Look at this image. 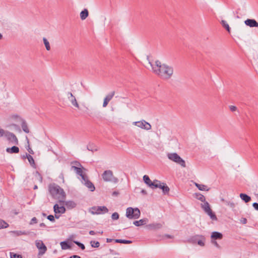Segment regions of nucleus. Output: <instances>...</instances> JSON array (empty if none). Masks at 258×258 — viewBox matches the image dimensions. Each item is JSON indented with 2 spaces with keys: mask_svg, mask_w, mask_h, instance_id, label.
<instances>
[{
  "mask_svg": "<svg viewBox=\"0 0 258 258\" xmlns=\"http://www.w3.org/2000/svg\"><path fill=\"white\" fill-rule=\"evenodd\" d=\"M152 72L161 79L168 80L171 78L174 73L173 68L157 60L154 63L149 62Z\"/></svg>",
  "mask_w": 258,
  "mask_h": 258,
  "instance_id": "nucleus-1",
  "label": "nucleus"
},
{
  "mask_svg": "<svg viewBox=\"0 0 258 258\" xmlns=\"http://www.w3.org/2000/svg\"><path fill=\"white\" fill-rule=\"evenodd\" d=\"M48 188L50 195L58 201V203H64L66 195L62 188L54 183L50 184Z\"/></svg>",
  "mask_w": 258,
  "mask_h": 258,
  "instance_id": "nucleus-2",
  "label": "nucleus"
},
{
  "mask_svg": "<svg viewBox=\"0 0 258 258\" xmlns=\"http://www.w3.org/2000/svg\"><path fill=\"white\" fill-rule=\"evenodd\" d=\"M167 156L170 160L179 165L181 167H186L185 161L176 153H169L167 154Z\"/></svg>",
  "mask_w": 258,
  "mask_h": 258,
  "instance_id": "nucleus-3",
  "label": "nucleus"
},
{
  "mask_svg": "<svg viewBox=\"0 0 258 258\" xmlns=\"http://www.w3.org/2000/svg\"><path fill=\"white\" fill-rule=\"evenodd\" d=\"M141 212L140 210L137 208H133L132 207L127 208L126 210V216L130 219H137L140 216Z\"/></svg>",
  "mask_w": 258,
  "mask_h": 258,
  "instance_id": "nucleus-4",
  "label": "nucleus"
},
{
  "mask_svg": "<svg viewBox=\"0 0 258 258\" xmlns=\"http://www.w3.org/2000/svg\"><path fill=\"white\" fill-rule=\"evenodd\" d=\"M102 178L106 182H112L116 183L118 181L117 178L113 176V172L111 170H105L102 175Z\"/></svg>",
  "mask_w": 258,
  "mask_h": 258,
  "instance_id": "nucleus-5",
  "label": "nucleus"
},
{
  "mask_svg": "<svg viewBox=\"0 0 258 258\" xmlns=\"http://www.w3.org/2000/svg\"><path fill=\"white\" fill-rule=\"evenodd\" d=\"M201 206L204 212L210 216V218L212 220H217V218L214 213L212 212L210 205L208 202L206 201L203 203L201 204Z\"/></svg>",
  "mask_w": 258,
  "mask_h": 258,
  "instance_id": "nucleus-6",
  "label": "nucleus"
},
{
  "mask_svg": "<svg viewBox=\"0 0 258 258\" xmlns=\"http://www.w3.org/2000/svg\"><path fill=\"white\" fill-rule=\"evenodd\" d=\"M108 212V210L105 206L93 207L89 209V212L93 215L101 214Z\"/></svg>",
  "mask_w": 258,
  "mask_h": 258,
  "instance_id": "nucleus-7",
  "label": "nucleus"
},
{
  "mask_svg": "<svg viewBox=\"0 0 258 258\" xmlns=\"http://www.w3.org/2000/svg\"><path fill=\"white\" fill-rule=\"evenodd\" d=\"M63 203L56 204L53 206L54 212L55 213V217L56 219L59 218V216H57V214H63L66 212V208Z\"/></svg>",
  "mask_w": 258,
  "mask_h": 258,
  "instance_id": "nucleus-8",
  "label": "nucleus"
},
{
  "mask_svg": "<svg viewBox=\"0 0 258 258\" xmlns=\"http://www.w3.org/2000/svg\"><path fill=\"white\" fill-rule=\"evenodd\" d=\"M133 124L138 127L145 130L149 131L151 129V125L145 120L135 121L133 122Z\"/></svg>",
  "mask_w": 258,
  "mask_h": 258,
  "instance_id": "nucleus-9",
  "label": "nucleus"
},
{
  "mask_svg": "<svg viewBox=\"0 0 258 258\" xmlns=\"http://www.w3.org/2000/svg\"><path fill=\"white\" fill-rule=\"evenodd\" d=\"M5 137L10 144L13 145L18 144V140L13 133L7 131Z\"/></svg>",
  "mask_w": 258,
  "mask_h": 258,
  "instance_id": "nucleus-10",
  "label": "nucleus"
},
{
  "mask_svg": "<svg viewBox=\"0 0 258 258\" xmlns=\"http://www.w3.org/2000/svg\"><path fill=\"white\" fill-rule=\"evenodd\" d=\"M35 244L39 251V255H43L45 253L47 250L46 246L44 245L42 241L37 240L35 241Z\"/></svg>",
  "mask_w": 258,
  "mask_h": 258,
  "instance_id": "nucleus-11",
  "label": "nucleus"
},
{
  "mask_svg": "<svg viewBox=\"0 0 258 258\" xmlns=\"http://www.w3.org/2000/svg\"><path fill=\"white\" fill-rule=\"evenodd\" d=\"M155 188L161 189L164 195L168 194L170 190L169 187L166 183L162 182L159 180H158V182L156 184Z\"/></svg>",
  "mask_w": 258,
  "mask_h": 258,
  "instance_id": "nucleus-12",
  "label": "nucleus"
},
{
  "mask_svg": "<svg viewBox=\"0 0 258 258\" xmlns=\"http://www.w3.org/2000/svg\"><path fill=\"white\" fill-rule=\"evenodd\" d=\"M143 180L144 182L150 187H151L152 189L155 188L156 184L158 182V180H154L153 181H152L151 179H150L149 177L147 175H145L143 176Z\"/></svg>",
  "mask_w": 258,
  "mask_h": 258,
  "instance_id": "nucleus-13",
  "label": "nucleus"
},
{
  "mask_svg": "<svg viewBox=\"0 0 258 258\" xmlns=\"http://www.w3.org/2000/svg\"><path fill=\"white\" fill-rule=\"evenodd\" d=\"M82 182L84 183L91 191H93L95 188L93 184L88 179L87 176H83Z\"/></svg>",
  "mask_w": 258,
  "mask_h": 258,
  "instance_id": "nucleus-14",
  "label": "nucleus"
},
{
  "mask_svg": "<svg viewBox=\"0 0 258 258\" xmlns=\"http://www.w3.org/2000/svg\"><path fill=\"white\" fill-rule=\"evenodd\" d=\"M67 97L69 100L71 102L72 104L74 106L78 108H79V105L77 102L76 97L73 95V94L71 92H69L67 93Z\"/></svg>",
  "mask_w": 258,
  "mask_h": 258,
  "instance_id": "nucleus-15",
  "label": "nucleus"
},
{
  "mask_svg": "<svg viewBox=\"0 0 258 258\" xmlns=\"http://www.w3.org/2000/svg\"><path fill=\"white\" fill-rule=\"evenodd\" d=\"M115 94V92L112 91L109 93L104 99L103 107H105L107 106L108 102L112 99Z\"/></svg>",
  "mask_w": 258,
  "mask_h": 258,
  "instance_id": "nucleus-16",
  "label": "nucleus"
},
{
  "mask_svg": "<svg viewBox=\"0 0 258 258\" xmlns=\"http://www.w3.org/2000/svg\"><path fill=\"white\" fill-rule=\"evenodd\" d=\"M163 224L160 223H153L147 226L148 229L150 230H157L162 227Z\"/></svg>",
  "mask_w": 258,
  "mask_h": 258,
  "instance_id": "nucleus-17",
  "label": "nucleus"
},
{
  "mask_svg": "<svg viewBox=\"0 0 258 258\" xmlns=\"http://www.w3.org/2000/svg\"><path fill=\"white\" fill-rule=\"evenodd\" d=\"M246 25L250 27H258V23L254 19H247L244 21Z\"/></svg>",
  "mask_w": 258,
  "mask_h": 258,
  "instance_id": "nucleus-18",
  "label": "nucleus"
},
{
  "mask_svg": "<svg viewBox=\"0 0 258 258\" xmlns=\"http://www.w3.org/2000/svg\"><path fill=\"white\" fill-rule=\"evenodd\" d=\"M71 169L74 170L77 174L79 175L81 177L82 179H83V176H86L83 173L82 169L80 167L76 166H72Z\"/></svg>",
  "mask_w": 258,
  "mask_h": 258,
  "instance_id": "nucleus-19",
  "label": "nucleus"
},
{
  "mask_svg": "<svg viewBox=\"0 0 258 258\" xmlns=\"http://www.w3.org/2000/svg\"><path fill=\"white\" fill-rule=\"evenodd\" d=\"M63 204L68 209H69L74 208L77 206L76 203L75 202L72 201H65V200H64V203Z\"/></svg>",
  "mask_w": 258,
  "mask_h": 258,
  "instance_id": "nucleus-20",
  "label": "nucleus"
},
{
  "mask_svg": "<svg viewBox=\"0 0 258 258\" xmlns=\"http://www.w3.org/2000/svg\"><path fill=\"white\" fill-rule=\"evenodd\" d=\"M148 222L147 218H144L140 220L139 221H135L133 224L136 226H140L146 224Z\"/></svg>",
  "mask_w": 258,
  "mask_h": 258,
  "instance_id": "nucleus-21",
  "label": "nucleus"
},
{
  "mask_svg": "<svg viewBox=\"0 0 258 258\" xmlns=\"http://www.w3.org/2000/svg\"><path fill=\"white\" fill-rule=\"evenodd\" d=\"M195 186L200 190L201 191H209L210 190V188H209L207 185L202 184H199L196 182H195Z\"/></svg>",
  "mask_w": 258,
  "mask_h": 258,
  "instance_id": "nucleus-22",
  "label": "nucleus"
},
{
  "mask_svg": "<svg viewBox=\"0 0 258 258\" xmlns=\"http://www.w3.org/2000/svg\"><path fill=\"white\" fill-rule=\"evenodd\" d=\"M211 237L213 240L221 239L223 237V235L218 232H213L212 233Z\"/></svg>",
  "mask_w": 258,
  "mask_h": 258,
  "instance_id": "nucleus-23",
  "label": "nucleus"
},
{
  "mask_svg": "<svg viewBox=\"0 0 258 258\" xmlns=\"http://www.w3.org/2000/svg\"><path fill=\"white\" fill-rule=\"evenodd\" d=\"M6 151L9 153H18L19 152V149L18 147L14 146L12 148H7Z\"/></svg>",
  "mask_w": 258,
  "mask_h": 258,
  "instance_id": "nucleus-24",
  "label": "nucleus"
},
{
  "mask_svg": "<svg viewBox=\"0 0 258 258\" xmlns=\"http://www.w3.org/2000/svg\"><path fill=\"white\" fill-rule=\"evenodd\" d=\"M89 15V12L87 9H85L80 13V18L82 20H85Z\"/></svg>",
  "mask_w": 258,
  "mask_h": 258,
  "instance_id": "nucleus-25",
  "label": "nucleus"
},
{
  "mask_svg": "<svg viewBox=\"0 0 258 258\" xmlns=\"http://www.w3.org/2000/svg\"><path fill=\"white\" fill-rule=\"evenodd\" d=\"M239 197L245 203H248L251 200V198L245 194H240Z\"/></svg>",
  "mask_w": 258,
  "mask_h": 258,
  "instance_id": "nucleus-26",
  "label": "nucleus"
},
{
  "mask_svg": "<svg viewBox=\"0 0 258 258\" xmlns=\"http://www.w3.org/2000/svg\"><path fill=\"white\" fill-rule=\"evenodd\" d=\"M87 149L94 152L98 150V147L93 144H90L87 146Z\"/></svg>",
  "mask_w": 258,
  "mask_h": 258,
  "instance_id": "nucleus-27",
  "label": "nucleus"
},
{
  "mask_svg": "<svg viewBox=\"0 0 258 258\" xmlns=\"http://www.w3.org/2000/svg\"><path fill=\"white\" fill-rule=\"evenodd\" d=\"M195 197L196 199L200 200V201H201L203 203L206 201L205 197L203 195H202L200 193H196Z\"/></svg>",
  "mask_w": 258,
  "mask_h": 258,
  "instance_id": "nucleus-28",
  "label": "nucleus"
},
{
  "mask_svg": "<svg viewBox=\"0 0 258 258\" xmlns=\"http://www.w3.org/2000/svg\"><path fill=\"white\" fill-rule=\"evenodd\" d=\"M21 126L24 132L26 133H29V130L25 121L23 120L22 121Z\"/></svg>",
  "mask_w": 258,
  "mask_h": 258,
  "instance_id": "nucleus-29",
  "label": "nucleus"
},
{
  "mask_svg": "<svg viewBox=\"0 0 258 258\" xmlns=\"http://www.w3.org/2000/svg\"><path fill=\"white\" fill-rule=\"evenodd\" d=\"M27 158L31 165L33 167L35 166V162L33 157L30 155H27Z\"/></svg>",
  "mask_w": 258,
  "mask_h": 258,
  "instance_id": "nucleus-30",
  "label": "nucleus"
},
{
  "mask_svg": "<svg viewBox=\"0 0 258 258\" xmlns=\"http://www.w3.org/2000/svg\"><path fill=\"white\" fill-rule=\"evenodd\" d=\"M221 24L223 27H224L229 33H230V28L226 21L222 20Z\"/></svg>",
  "mask_w": 258,
  "mask_h": 258,
  "instance_id": "nucleus-31",
  "label": "nucleus"
},
{
  "mask_svg": "<svg viewBox=\"0 0 258 258\" xmlns=\"http://www.w3.org/2000/svg\"><path fill=\"white\" fill-rule=\"evenodd\" d=\"M115 241L116 243H123V244H130L132 242V241L131 240L118 239H115Z\"/></svg>",
  "mask_w": 258,
  "mask_h": 258,
  "instance_id": "nucleus-32",
  "label": "nucleus"
},
{
  "mask_svg": "<svg viewBox=\"0 0 258 258\" xmlns=\"http://www.w3.org/2000/svg\"><path fill=\"white\" fill-rule=\"evenodd\" d=\"M60 245L62 249H67L70 248V246L66 241L61 242Z\"/></svg>",
  "mask_w": 258,
  "mask_h": 258,
  "instance_id": "nucleus-33",
  "label": "nucleus"
},
{
  "mask_svg": "<svg viewBox=\"0 0 258 258\" xmlns=\"http://www.w3.org/2000/svg\"><path fill=\"white\" fill-rule=\"evenodd\" d=\"M43 42H44V44L45 45L46 50H49L50 49V46L49 43L48 41L47 40V39L46 38H44V37L43 38Z\"/></svg>",
  "mask_w": 258,
  "mask_h": 258,
  "instance_id": "nucleus-34",
  "label": "nucleus"
},
{
  "mask_svg": "<svg viewBox=\"0 0 258 258\" xmlns=\"http://www.w3.org/2000/svg\"><path fill=\"white\" fill-rule=\"evenodd\" d=\"M90 244L94 248H98L100 246V243L98 241L93 240L90 241Z\"/></svg>",
  "mask_w": 258,
  "mask_h": 258,
  "instance_id": "nucleus-35",
  "label": "nucleus"
},
{
  "mask_svg": "<svg viewBox=\"0 0 258 258\" xmlns=\"http://www.w3.org/2000/svg\"><path fill=\"white\" fill-rule=\"evenodd\" d=\"M14 233H15L18 236L22 235H27L28 234V233L25 231H14Z\"/></svg>",
  "mask_w": 258,
  "mask_h": 258,
  "instance_id": "nucleus-36",
  "label": "nucleus"
},
{
  "mask_svg": "<svg viewBox=\"0 0 258 258\" xmlns=\"http://www.w3.org/2000/svg\"><path fill=\"white\" fill-rule=\"evenodd\" d=\"M202 239L198 240V244L202 246H204L205 245V238L203 236H201Z\"/></svg>",
  "mask_w": 258,
  "mask_h": 258,
  "instance_id": "nucleus-37",
  "label": "nucleus"
},
{
  "mask_svg": "<svg viewBox=\"0 0 258 258\" xmlns=\"http://www.w3.org/2000/svg\"><path fill=\"white\" fill-rule=\"evenodd\" d=\"M8 226V224L4 221L0 220V229L7 228Z\"/></svg>",
  "mask_w": 258,
  "mask_h": 258,
  "instance_id": "nucleus-38",
  "label": "nucleus"
},
{
  "mask_svg": "<svg viewBox=\"0 0 258 258\" xmlns=\"http://www.w3.org/2000/svg\"><path fill=\"white\" fill-rule=\"evenodd\" d=\"M226 204L231 208H234L235 207V204L234 202L231 201H226Z\"/></svg>",
  "mask_w": 258,
  "mask_h": 258,
  "instance_id": "nucleus-39",
  "label": "nucleus"
},
{
  "mask_svg": "<svg viewBox=\"0 0 258 258\" xmlns=\"http://www.w3.org/2000/svg\"><path fill=\"white\" fill-rule=\"evenodd\" d=\"M111 218L113 220H117L119 218V214L116 212L113 213L112 214Z\"/></svg>",
  "mask_w": 258,
  "mask_h": 258,
  "instance_id": "nucleus-40",
  "label": "nucleus"
},
{
  "mask_svg": "<svg viewBox=\"0 0 258 258\" xmlns=\"http://www.w3.org/2000/svg\"><path fill=\"white\" fill-rule=\"evenodd\" d=\"M74 243L76 244L78 246H79L82 249H85V246L83 243L79 241H74Z\"/></svg>",
  "mask_w": 258,
  "mask_h": 258,
  "instance_id": "nucleus-41",
  "label": "nucleus"
},
{
  "mask_svg": "<svg viewBox=\"0 0 258 258\" xmlns=\"http://www.w3.org/2000/svg\"><path fill=\"white\" fill-rule=\"evenodd\" d=\"M10 256L11 258H22L21 255L17 254L13 252L10 253Z\"/></svg>",
  "mask_w": 258,
  "mask_h": 258,
  "instance_id": "nucleus-42",
  "label": "nucleus"
},
{
  "mask_svg": "<svg viewBox=\"0 0 258 258\" xmlns=\"http://www.w3.org/2000/svg\"><path fill=\"white\" fill-rule=\"evenodd\" d=\"M6 132L2 128H0V137H2L3 136L5 137V135L6 134Z\"/></svg>",
  "mask_w": 258,
  "mask_h": 258,
  "instance_id": "nucleus-43",
  "label": "nucleus"
},
{
  "mask_svg": "<svg viewBox=\"0 0 258 258\" xmlns=\"http://www.w3.org/2000/svg\"><path fill=\"white\" fill-rule=\"evenodd\" d=\"M47 219L51 222H54L55 221L54 216L51 215L47 216Z\"/></svg>",
  "mask_w": 258,
  "mask_h": 258,
  "instance_id": "nucleus-44",
  "label": "nucleus"
},
{
  "mask_svg": "<svg viewBox=\"0 0 258 258\" xmlns=\"http://www.w3.org/2000/svg\"><path fill=\"white\" fill-rule=\"evenodd\" d=\"M37 222V220L36 218V217H33L31 219V221L30 222V224L32 225L33 224H34V223H36Z\"/></svg>",
  "mask_w": 258,
  "mask_h": 258,
  "instance_id": "nucleus-45",
  "label": "nucleus"
},
{
  "mask_svg": "<svg viewBox=\"0 0 258 258\" xmlns=\"http://www.w3.org/2000/svg\"><path fill=\"white\" fill-rule=\"evenodd\" d=\"M211 242L217 248H220V245L218 244L217 242L216 241H215V240H212Z\"/></svg>",
  "mask_w": 258,
  "mask_h": 258,
  "instance_id": "nucleus-46",
  "label": "nucleus"
},
{
  "mask_svg": "<svg viewBox=\"0 0 258 258\" xmlns=\"http://www.w3.org/2000/svg\"><path fill=\"white\" fill-rule=\"evenodd\" d=\"M252 206L255 210L258 211V203H253Z\"/></svg>",
  "mask_w": 258,
  "mask_h": 258,
  "instance_id": "nucleus-47",
  "label": "nucleus"
},
{
  "mask_svg": "<svg viewBox=\"0 0 258 258\" xmlns=\"http://www.w3.org/2000/svg\"><path fill=\"white\" fill-rule=\"evenodd\" d=\"M229 108H230V110L231 111H235L237 108L236 106H233V105H231L229 107Z\"/></svg>",
  "mask_w": 258,
  "mask_h": 258,
  "instance_id": "nucleus-48",
  "label": "nucleus"
},
{
  "mask_svg": "<svg viewBox=\"0 0 258 258\" xmlns=\"http://www.w3.org/2000/svg\"><path fill=\"white\" fill-rule=\"evenodd\" d=\"M240 222L242 224H246L247 223V219L246 218H242L240 220Z\"/></svg>",
  "mask_w": 258,
  "mask_h": 258,
  "instance_id": "nucleus-49",
  "label": "nucleus"
},
{
  "mask_svg": "<svg viewBox=\"0 0 258 258\" xmlns=\"http://www.w3.org/2000/svg\"><path fill=\"white\" fill-rule=\"evenodd\" d=\"M27 150L30 154H34L33 150L30 148L29 145H28Z\"/></svg>",
  "mask_w": 258,
  "mask_h": 258,
  "instance_id": "nucleus-50",
  "label": "nucleus"
},
{
  "mask_svg": "<svg viewBox=\"0 0 258 258\" xmlns=\"http://www.w3.org/2000/svg\"><path fill=\"white\" fill-rule=\"evenodd\" d=\"M19 115H17V114H15V115H13L11 116V118H14V119H17L18 118H19Z\"/></svg>",
  "mask_w": 258,
  "mask_h": 258,
  "instance_id": "nucleus-51",
  "label": "nucleus"
},
{
  "mask_svg": "<svg viewBox=\"0 0 258 258\" xmlns=\"http://www.w3.org/2000/svg\"><path fill=\"white\" fill-rule=\"evenodd\" d=\"M141 193L144 195H146L147 194L146 190H145L144 189H142L141 190Z\"/></svg>",
  "mask_w": 258,
  "mask_h": 258,
  "instance_id": "nucleus-52",
  "label": "nucleus"
},
{
  "mask_svg": "<svg viewBox=\"0 0 258 258\" xmlns=\"http://www.w3.org/2000/svg\"><path fill=\"white\" fill-rule=\"evenodd\" d=\"M89 234L90 235H94V234H96V232L95 231H93V230H91V231H89Z\"/></svg>",
  "mask_w": 258,
  "mask_h": 258,
  "instance_id": "nucleus-53",
  "label": "nucleus"
},
{
  "mask_svg": "<svg viewBox=\"0 0 258 258\" xmlns=\"http://www.w3.org/2000/svg\"><path fill=\"white\" fill-rule=\"evenodd\" d=\"M70 258H81L80 256L76 255H73L71 256Z\"/></svg>",
  "mask_w": 258,
  "mask_h": 258,
  "instance_id": "nucleus-54",
  "label": "nucleus"
},
{
  "mask_svg": "<svg viewBox=\"0 0 258 258\" xmlns=\"http://www.w3.org/2000/svg\"><path fill=\"white\" fill-rule=\"evenodd\" d=\"M36 174V175H38V176L40 178V181H42V177H41V176H40V174H39L38 172H37Z\"/></svg>",
  "mask_w": 258,
  "mask_h": 258,
  "instance_id": "nucleus-55",
  "label": "nucleus"
},
{
  "mask_svg": "<svg viewBox=\"0 0 258 258\" xmlns=\"http://www.w3.org/2000/svg\"><path fill=\"white\" fill-rule=\"evenodd\" d=\"M112 240H113V239H110V238H107L106 239V242H111Z\"/></svg>",
  "mask_w": 258,
  "mask_h": 258,
  "instance_id": "nucleus-56",
  "label": "nucleus"
},
{
  "mask_svg": "<svg viewBox=\"0 0 258 258\" xmlns=\"http://www.w3.org/2000/svg\"><path fill=\"white\" fill-rule=\"evenodd\" d=\"M40 226L41 227H44L46 226L45 224L43 223L40 224Z\"/></svg>",
  "mask_w": 258,
  "mask_h": 258,
  "instance_id": "nucleus-57",
  "label": "nucleus"
},
{
  "mask_svg": "<svg viewBox=\"0 0 258 258\" xmlns=\"http://www.w3.org/2000/svg\"><path fill=\"white\" fill-rule=\"evenodd\" d=\"M166 236L168 238H172L173 237L172 236H171L169 235H167Z\"/></svg>",
  "mask_w": 258,
  "mask_h": 258,
  "instance_id": "nucleus-58",
  "label": "nucleus"
},
{
  "mask_svg": "<svg viewBox=\"0 0 258 258\" xmlns=\"http://www.w3.org/2000/svg\"><path fill=\"white\" fill-rule=\"evenodd\" d=\"M37 188H38V187H37V185H35V186H34V189H37Z\"/></svg>",
  "mask_w": 258,
  "mask_h": 258,
  "instance_id": "nucleus-59",
  "label": "nucleus"
},
{
  "mask_svg": "<svg viewBox=\"0 0 258 258\" xmlns=\"http://www.w3.org/2000/svg\"><path fill=\"white\" fill-rule=\"evenodd\" d=\"M76 164L77 165H79V166H81V164L78 162H76Z\"/></svg>",
  "mask_w": 258,
  "mask_h": 258,
  "instance_id": "nucleus-60",
  "label": "nucleus"
},
{
  "mask_svg": "<svg viewBox=\"0 0 258 258\" xmlns=\"http://www.w3.org/2000/svg\"><path fill=\"white\" fill-rule=\"evenodd\" d=\"M97 233H99V234H102L103 233V231H99V232H98Z\"/></svg>",
  "mask_w": 258,
  "mask_h": 258,
  "instance_id": "nucleus-61",
  "label": "nucleus"
},
{
  "mask_svg": "<svg viewBox=\"0 0 258 258\" xmlns=\"http://www.w3.org/2000/svg\"><path fill=\"white\" fill-rule=\"evenodd\" d=\"M113 195H117V192H115V191H114V192H113Z\"/></svg>",
  "mask_w": 258,
  "mask_h": 258,
  "instance_id": "nucleus-62",
  "label": "nucleus"
},
{
  "mask_svg": "<svg viewBox=\"0 0 258 258\" xmlns=\"http://www.w3.org/2000/svg\"><path fill=\"white\" fill-rule=\"evenodd\" d=\"M26 139L27 140V141H28L27 137L26 138ZM28 143H29V141H28Z\"/></svg>",
  "mask_w": 258,
  "mask_h": 258,
  "instance_id": "nucleus-63",
  "label": "nucleus"
}]
</instances>
